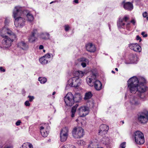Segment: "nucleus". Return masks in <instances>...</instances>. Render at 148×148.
Returning <instances> with one entry per match:
<instances>
[{
  "instance_id": "393cba45",
  "label": "nucleus",
  "mask_w": 148,
  "mask_h": 148,
  "mask_svg": "<svg viewBox=\"0 0 148 148\" xmlns=\"http://www.w3.org/2000/svg\"><path fill=\"white\" fill-rule=\"evenodd\" d=\"M90 86H94L95 89L97 90H100L102 88V84H94L93 85L92 84H90L89 85Z\"/></svg>"
},
{
  "instance_id": "58836bf2",
  "label": "nucleus",
  "mask_w": 148,
  "mask_h": 148,
  "mask_svg": "<svg viewBox=\"0 0 148 148\" xmlns=\"http://www.w3.org/2000/svg\"><path fill=\"white\" fill-rule=\"evenodd\" d=\"M143 16L144 17L146 18L148 20V14L146 12H145L143 14Z\"/></svg>"
},
{
  "instance_id": "423d86ee",
  "label": "nucleus",
  "mask_w": 148,
  "mask_h": 148,
  "mask_svg": "<svg viewBox=\"0 0 148 148\" xmlns=\"http://www.w3.org/2000/svg\"><path fill=\"white\" fill-rule=\"evenodd\" d=\"M84 134V130L81 127H75L73 130L72 135L75 138H81Z\"/></svg>"
},
{
  "instance_id": "8fccbe9b",
  "label": "nucleus",
  "mask_w": 148,
  "mask_h": 148,
  "mask_svg": "<svg viewBox=\"0 0 148 148\" xmlns=\"http://www.w3.org/2000/svg\"><path fill=\"white\" fill-rule=\"evenodd\" d=\"M0 70L1 72H5V70L2 67H0Z\"/></svg>"
},
{
  "instance_id": "412c9836",
  "label": "nucleus",
  "mask_w": 148,
  "mask_h": 148,
  "mask_svg": "<svg viewBox=\"0 0 148 148\" xmlns=\"http://www.w3.org/2000/svg\"><path fill=\"white\" fill-rule=\"evenodd\" d=\"M18 46L24 50H26L28 49L27 45L23 42L18 43Z\"/></svg>"
},
{
  "instance_id": "aec40b11",
  "label": "nucleus",
  "mask_w": 148,
  "mask_h": 148,
  "mask_svg": "<svg viewBox=\"0 0 148 148\" xmlns=\"http://www.w3.org/2000/svg\"><path fill=\"white\" fill-rule=\"evenodd\" d=\"M109 129V127L107 125L105 124L101 125L100 127L99 132L98 133L99 134L101 133H102L103 132H104L106 133Z\"/></svg>"
},
{
  "instance_id": "a211bd4d",
  "label": "nucleus",
  "mask_w": 148,
  "mask_h": 148,
  "mask_svg": "<svg viewBox=\"0 0 148 148\" xmlns=\"http://www.w3.org/2000/svg\"><path fill=\"white\" fill-rule=\"evenodd\" d=\"M128 17L127 16H125L122 19H120L117 22V25L120 28H124L125 23H123L124 21H126L128 19Z\"/></svg>"
},
{
  "instance_id": "bf43d9fd",
  "label": "nucleus",
  "mask_w": 148,
  "mask_h": 148,
  "mask_svg": "<svg viewBox=\"0 0 148 148\" xmlns=\"http://www.w3.org/2000/svg\"><path fill=\"white\" fill-rule=\"evenodd\" d=\"M87 60L86 59L84 58H83V60H84V61H86V60Z\"/></svg>"
},
{
  "instance_id": "f257e3e1",
  "label": "nucleus",
  "mask_w": 148,
  "mask_h": 148,
  "mask_svg": "<svg viewBox=\"0 0 148 148\" xmlns=\"http://www.w3.org/2000/svg\"><path fill=\"white\" fill-rule=\"evenodd\" d=\"M1 36L4 38L2 41V47L8 48L12 45L13 40L16 38L15 34L9 29L4 27L1 29Z\"/></svg>"
},
{
  "instance_id": "39448f33",
  "label": "nucleus",
  "mask_w": 148,
  "mask_h": 148,
  "mask_svg": "<svg viewBox=\"0 0 148 148\" xmlns=\"http://www.w3.org/2000/svg\"><path fill=\"white\" fill-rule=\"evenodd\" d=\"M134 136L135 142L137 144L141 145L145 143V139L143 134L141 132L137 131L134 132Z\"/></svg>"
},
{
  "instance_id": "bb28decb",
  "label": "nucleus",
  "mask_w": 148,
  "mask_h": 148,
  "mask_svg": "<svg viewBox=\"0 0 148 148\" xmlns=\"http://www.w3.org/2000/svg\"><path fill=\"white\" fill-rule=\"evenodd\" d=\"M20 148H33V146L30 143H25L23 144Z\"/></svg>"
},
{
  "instance_id": "680f3d73",
  "label": "nucleus",
  "mask_w": 148,
  "mask_h": 148,
  "mask_svg": "<svg viewBox=\"0 0 148 148\" xmlns=\"http://www.w3.org/2000/svg\"><path fill=\"white\" fill-rule=\"evenodd\" d=\"M43 51L44 52H45V50H43Z\"/></svg>"
},
{
  "instance_id": "a19ab883",
  "label": "nucleus",
  "mask_w": 148,
  "mask_h": 148,
  "mask_svg": "<svg viewBox=\"0 0 148 148\" xmlns=\"http://www.w3.org/2000/svg\"><path fill=\"white\" fill-rule=\"evenodd\" d=\"M126 143L124 142L122 143L120 145L121 148H125V147Z\"/></svg>"
},
{
  "instance_id": "e2e57ef3",
  "label": "nucleus",
  "mask_w": 148,
  "mask_h": 148,
  "mask_svg": "<svg viewBox=\"0 0 148 148\" xmlns=\"http://www.w3.org/2000/svg\"><path fill=\"white\" fill-rule=\"evenodd\" d=\"M126 97H127V95H125V98H126Z\"/></svg>"
},
{
  "instance_id": "f704fd0d",
  "label": "nucleus",
  "mask_w": 148,
  "mask_h": 148,
  "mask_svg": "<svg viewBox=\"0 0 148 148\" xmlns=\"http://www.w3.org/2000/svg\"><path fill=\"white\" fill-rule=\"evenodd\" d=\"M10 22V19H9L8 18H6L5 19V26L3 27V28H2V29L3 28H4V27H5V28H7V27H6V26L9 23V22Z\"/></svg>"
},
{
  "instance_id": "4d7b16f0",
  "label": "nucleus",
  "mask_w": 148,
  "mask_h": 148,
  "mask_svg": "<svg viewBox=\"0 0 148 148\" xmlns=\"http://www.w3.org/2000/svg\"><path fill=\"white\" fill-rule=\"evenodd\" d=\"M112 73H115L114 71H112Z\"/></svg>"
},
{
  "instance_id": "cd10ccee",
  "label": "nucleus",
  "mask_w": 148,
  "mask_h": 148,
  "mask_svg": "<svg viewBox=\"0 0 148 148\" xmlns=\"http://www.w3.org/2000/svg\"><path fill=\"white\" fill-rule=\"evenodd\" d=\"M27 20L28 21L31 22L34 19L33 15L30 12L27 13Z\"/></svg>"
},
{
  "instance_id": "6e6d98bb",
  "label": "nucleus",
  "mask_w": 148,
  "mask_h": 148,
  "mask_svg": "<svg viewBox=\"0 0 148 148\" xmlns=\"http://www.w3.org/2000/svg\"><path fill=\"white\" fill-rule=\"evenodd\" d=\"M56 94V92H53L52 93L53 95H54Z\"/></svg>"
},
{
  "instance_id": "a18cd8bd",
  "label": "nucleus",
  "mask_w": 148,
  "mask_h": 148,
  "mask_svg": "<svg viewBox=\"0 0 148 148\" xmlns=\"http://www.w3.org/2000/svg\"><path fill=\"white\" fill-rule=\"evenodd\" d=\"M141 34L144 37H146L147 36V34H145V32H142Z\"/></svg>"
},
{
  "instance_id": "473e14b6",
  "label": "nucleus",
  "mask_w": 148,
  "mask_h": 148,
  "mask_svg": "<svg viewBox=\"0 0 148 148\" xmlns=\"http://www.w3.org/2000/svg\"><path fill=\"white\" fill-rule=\"evenodd\" d=\"M77 143L79 145H83L85 144V142L82 140H79L77 141Z\"/></svg>"
},
{
  "instance_id": "f8f14e48",
  "label": "nucleus",
  "mask_w": 148,
  "mask_h": 148,
  "mask_svg": "<svg viewBox=\"0 0 148 148\" xmlns=\"http://www.w3.org/2000/svg\"><path fill=\"white\" fill-rule=\"evenodd\" d=\"M79 115L81 117L84 116L89 113V110L88 107L86 106H82L79 109Z\"/></svg>"
},
{
  "instance_id": "0e129e2a",
  "label": "nucleus",
  "mask_w": 148,
  "mask_h": 148,
  "mask_svg": "<svg viewBox=\"0 0 148 148\" xmlns=\"http://www.w3.org/2000/svg\"><path fill=\"white\" fill-rule=\"evenodd\" d=\"M78 121V119L76 120V121Z\"/></svg>"
},
{
  "instance_id": "c03bdc74",
  "label": "nucleus",
  "mask_w": 148,
  "mask_h": 148,
  "mask_svg": "<svg viewBox=\"0 0 148 148\" xmlns=\"http://www.w3.org/2000/svg\"><path fill=\"white\" fill-rule=\"evenodd\" d=\"M130 23H127L126 25V28L127 30H129V28L130 27Z\"/></svg>"
},
{
  "instance_id": "c9c22d12",
  "label": "nucleus",
  "mask_w": 148,
  "mask_h": 148,
  "mask_svg": "<svg viewBox=\"0 0 148 148\" xmlns=\"http://www.w3.org/2000/svg\"><path fill=\"white\" fill-rule=\"evenodd\" d=\"M76 111V110H75V108H72L71 112V116L73 118L75 116V114Z\"/></svg>"
},
{
  "instance_id": "c756f323",
  "label": "nucleus",
  "mask_w": 148,
  "mask_h": 148,
  "mask_svg": "<svg viewBox=\"0 0 148 148\" xmlns=\"http://www.w3.org/2000/svg\"><path fill=\"white\" fill-rule=\"evenodd\" d=\"M138 79L139 83H146L147 82L146 79L143 77H139Z\"/></svg>"
},
{
  "instance_id": "37998d69",
  "label": "nucleus",
  "mask_w": 148,
  "mask_h": 148,
  "mask_svg": "<svg viewBox=\"0 0 148 148\" xmlns=\"http://www.w3.org/2000/svg\"><path fill=\"white\" fill-rule=\"evenodd\" d=\"M65 30L66 31H68L69 29V27L68 25H65L64 26Z\"/></svg>"
},
{
  "instance_id": "2eb2a0df",
  "label": "nucleus",
  "mask_w": 148,
  "mask_h": 148,
  "mask_svg": "<svg viewBox=\"0 0 148 148\" xmlns=\"http://www.w3.org/2000/svg\"><path fill=\"white\" fill-rule=\"evenodd\" d=\"M38 35V31L37 29H34L32 32L31 35L29 37L28 39L30 42H33L37 39Z\"/></svg>"
},
{
  "instance_id": "f3484780",
  "label": "nucleus",
  "mask_w": 148,
  "mask_h": 148,
  "mask_svg": "<svg viewBox=\"0 0 148 148\" xmlns=\"http://www.w3.org/2000/svg\"><path fill=\"white\" fill-rule=\"evenodd\" d=\"M122 5L125 10H127L131 11L133 8L132 4L130 2H125L123 1L122 3Z\"/></svg>"
},
{
  "instance_id": "1a4fd4ad",
  "label": "nucleus",
  "mask_w": 148,
  "mask_h": 148,
  "mask_svg": "<svg viewBox=\"0 0 148 148\" xmlns=\"http://www.w3.org/2000/svg\"><path fill=\"white\" fill-rule=\"evenodd\" d=\"M69 129L65 127L62 129L60 133V140L61 142L65 141L67 139L68 135Z\"/></svg>"
},
{
  "instance_id": "ea45409f",
  "label": "nucleus",
  "mask_w": 148,
  "mask_h": 148,
  "mask_svg": "<svg viewBox=\"0 0 148 148\" xmlns=\"http://www.w3.org/2000/svg\"><path fill=\"white\" fill-rule=\"evenodd\" d=\"M69 86L71 87H77L79 86L78 84H68Z\"/></svg>"
},
{
  "instance_id": "0eeeda50",
  "label": "nucleus",
  "mask_w": 148,
  "mask_h": 148,
  "mask_svg": "<svg viewBox=\"0 0 148 148\" xmlns=\"http://www.w3.org/2000/svg\"><path fill=\"white\" fill-rule=\"evenodd\" d=\"M64 101L66 106H71L75 102L74 96L72 93L69 92L64 97Z\"/></svg>"
},
{
  "instance_id": "052dcab7",
  "label": "nucleus",
  "mask_w": 148,
  "mask_h": 148,
  "mask_svg": "<svg viewBox=\"0 0 148 148\" xmlns=\"http://www.w3.org/2000/svg\"><path fill=\"white\" fill-rule=\"evenodd\" d=\"M54 2L53 1H52L50 3V4H51L52 3H53Z\"/></svg>"
},
{
  "instance_id": "7ed1b4c3",
  "label": "nucleus",
  "mask_w": 148,
  "mask_h": 148,
  "mask_svg": "<svg viewBox=\"0 0 148 148\" xmlns=\"http://www.w3.org/2000/svg\"><path fill=\"white\" fill-rule=\"evenodd\" d=\"M130 92L132 93H135L136 91L138 93H140L138 95L142 99H144V95L143 93L147 90V88L144 84H129L128 85Z\"/></svg>"
},
{
  "instance_id": "b1692460",
  "label": "nucleus",
  "mask_w": 148,
  "mask_h": 148,
  "mask_svg": "<svg viewBox=\"0 0 148 148\" xmlns=\"http://www.w3.org/2000/svg\"><path fill=\"white\" fill-rule=\"evenodd\" d=\"M40 37L42 39L46 40L49 39L50 35L47 32L42 33L40 35Z\"/></svg>"
},
{
  "instance_id": "6ab92c4d",
  "label": "nucleus",
  "mask_w": 148,
  "mask_h": 148,
  "mask_svg": "<svg viewBox=\"0 0 148 148\" xmlns=\"http://www.w3.org/2000/svg\"><path fill=\"white\" fill-rule=\"evenodd\" d=\"M86 49L87 50L90 52H94L96 50V47L94 45L89 43L86 45Z\"/></svg>"
},
{
  "instance_id": "13d9d810",
  "label": "nucleus",
  "mask_w": 148,
  "mask_h": 148,
  "mask_svg": "<svg viewBox=\"0 0 148 148\" xmlns=\"http://www.w3.org/2000/svg\"><path fill=\"white\" fill-rule=\"evenodd\" d=\"M115 70H116L117 71H118V69L117 68H116L115 69Z\"/></svg>"
},
{
  "instance_id": "4be33fe9",
  "label": "nucleus",
  "mask_w": 148,
  "mask_h": 148,
  "mask_svg": "<svg viewBox=\"0 0 148 148\" xmlns=\"http://www.w3.org/2000/svg\"><path fill=\"white\" fill-rule=\"evenodd\" d=\"M127 82L128 83H139V80L136 76H133L129 79Z\"/></svg>"
},
{
  "instance_id": "4c0bfd02",
  "label": "nucleus",
  "mask_w": 148,
  "mask_h": 148,
  "mask_svg": "<svg viewBox=\"0 0 148 148\" xmlns=\"http://www.w3.org/2000/svg\"><path fill=\"white\" fill-rule=\"evenodd\" d=\"M28 98L29 99V101L30 102H32L34 99V97L33 96H28Z\"/></svg>"
},
{
  "instance_id": "de8ad7c7",
  "label": "nucleus",
  "mask_w": 148,
  "mask_h": 148,
  "mask_svg": "<svg viewBox=\"0 0 148 148\" xmlns=\"http://www.w3.org/2000/svg\"><path fill=\"white\" fill-rule=\"evenodd\" d=\"M21 122L20 120H18L16 123V125L17 126H18L20 125Z\"/></svg>"
},
{
  "instance_id": "5fc2aeb1",
  "label": "nucleus",
  "mask_w": 148,
  "mask_h": 148,
  "mask_svg": "<svg viewBox=\"0 0 148 148\" xmlns=\"http://www.w3.org/2000/svg\"><path fill=\"white\" fill-rule=\"evenodd\" d=\"M74 2L76 3H78V0H74Z\"/></svg>"
},
{
  "instance_id": "9d476101",
  "label": "nucleus",
  "mask_w": 148,
  "mask_h": 148,
  "mask_svg": "<svg viewBox=\"0 0 148 148\" xmlns=\"http://www.w3.org/2000/svg\"><path fill=\"white\" fill-rule=\"evenodd\" d=\"M50 127L47 123H45L40 127V130L42 135L43 137H46L48 134Z\"/></svg>"
},
{
  "instance_id": "4468645a",
  "label": "nucleus",
  "mask_w": 148,
  "mask_h": 148,
  "mask_svg": "<svg viewBox=\"0 0 148 148\" xmlns=\"http://www.w3.org/2000/svg\"><path fill=\"white\" fill-rule=\"evenodd\" d=\"M130 48L134 51L140 52H141L142 49L141 47L137 43H132L129 45Z\"/></svg>"
},
{
  "instance_id": "9b49d317",
  "label": "nucleus",
  "mask_w": 148,
  "mask_h": 148,
  "mask_svg": "<svg viewBox=\"0 0 148 148\" xmlns=\"http://www.w3.org/2000/svg\"><path fill=\"white\" fill-rule=\"evenodd\" d=\"M96 75L93 73L90 75V76H88L86 79L87 83H101V82L98 80H96Z\"/></svg>"
},
{
  "instance_id": "09e8293b",
  "label": "nucleus",
  "mask_w": 148,
  "mask_h": 148,
  "mask_svg": "<svg viewBox=\"0 0 148 148\" xmlns=\"http://www.w3.org/2000/svg\"><path fill=\"white\" fill-rule=\"evenodd\" d=\"M133 25H135L136 23V21L134 19H132L130 21Z\"/></svg>"
},
{
  "instance_id": "72a5a7b5",
  "label": "nucleus",
  "mask_w": 148,
  "mask_h": 148,
  "mask_svg": "<svg viewBox=\"0 0 148 148\" xmlns=\"http://www.w3.org/2000/svg\"><path fill=\"white\" fill-rule=\"evenodd\" d=\"M103 140L105 141L106 144H108L109 143L110 139L107 137H105L103 138Z\"/></svg>"
},
{
  "instance_id": "20e7f679",
  "label": "nucleus",
  "mask_w": 148,
  "mask_h": 148,
  "mask_svg": "<svg viewBox=\"0 0 148 148\" xmlns=\"http://www.w3.org/2000/svg\"><path fill=\"white\" fill-rule=\"evenodd\" d=\"M74 74L75 76L71 79L68 81V83H80L82 82L80 79L84 75V73L81 71H76L74 72Z\"/></svg>"
},
{
  "instance_id": "69168bd1",
  "label": "nucleus",
  "mask_w": 148,
  "mask_h": 148,
  "mask_svg": "<svg viewBox=\"0 0 148 148\" xmlns=\"http://www.w3.org/2000/svg\"><path fill=\"white\" fill-rule=\"evenodd\" d=\"M122 123H124V121H122Z\"/></svg>"
},
{
  "instance_id": "6e6552de",
  "label": "nucleus",
  "mask_w": 148,
  "mask_h": 148,
  "mask_svg": "<svg viewBox=\"0 0 148 148\" xmlns=\"http://www.w3.org/2000/svg\"><path fill=\"white\" fill-rule=\"evenodd\" d=\"M138 121L141 123L144 124L148 121V112H142L138 115Z\"/></svg>"
},
{
  "instance_id": "3c124183",
  "label": "nucleus",
  "mask_w": 148,
  "mask_h": 148,
  "mask_svg": "<svg viewBox=\"0 0 148 148\" xmlns=\"http://www.w3.org/2000/svg\"><path fill=\"white\" fill-rule=\"evenodd\" d=\"M81 64L83 67H85L86 66V64L85 62H82Z\"/></svg>"
},
{
  "instance_id": "2f4dec72",
  "label": "nucleus",
  "mask_w": 148,
  "mask_h": 148,
  "mask_svg": "<svg viewBox=\"0 0 148 148\" xmlns=\"http://www.w3.org/2000/svg\"><path fill=\"white\" fill-rule=\"evenodd\" d=\"M61 148H76L75 147L72 145H65L62 147Z\"/></svg>"
},
{
  "instance_id": "dca6fc26",
  "label": "nucleus",
  "mask_w": 148,
  "mask_h": 148,
  "mask_svg": "<svg viewBox=\"0 0 148 148\" xmlns=\"http://www.w3.org/2000/svg\"><path fill=\"white\" fill-rule=\"evenodd\" d=\"M129 58L130 61H126L125 62V63L127 64L136 63L138 60L137 56L135 54H130L129 56Z\"/></svg>"
},
{
  "instance_id": "c85d7f7f",
  "label": "nucleus",
  "mask_w": 148,
  "mask_h": 148,
  "mask_svg": "<svg viewBox=\"0 0 148 148\" xmlns=\"http://www.w3.org/2000/svg\"><path fill=\"white\" fill-rule=\"evenodd\" d=\"M92 95L91 92H86L85 94L84 99L86 100L90 99L92 96Z\"/></svg>"
},
{
  "instance_id": "79ce46f5",
  "label": "nucleus",
  "mask_w": 148,
  "mask_h": 148,
  "mask_svg": "<svg viewBox=\"0 0 148 148\" xmlns=\"http://www.w3.org/2000/svg\"><path fill=\"white\" fill-rule=\"evenodd\" d=\"M25 105L26 106H29L30 105V103L28 101H26L25 103Z\"/></svg>"
},
{
  "instance_id": "7c9ffc66",
  "label": "nucleus",
  "mask_w": 148,
  "mask_h": 148,
  "mask_svg": "<svg viewBox=\"0 0 148 148\" xmlns=\"http://www.w3.org/2000/svg\"><path fill=\"white\" fill-rule=\"evenodd\" d=\"M38 80L39 81L40 83H45L47 82L46 78L44 77H39L38 78Z\"/></svg>"
},
{
  "instance_id": "864d4df0",
  "label": "nucleus",
  "mask_w": 148,
  "mask_h": 148,
  "mask_svg": "<svg viewBox=\"0 0 148 148\" xmlns=\"http://www.w3.org/2000/svg\"><path fill=\"white\" fill-rule=\"evenodd\" d=\"M44 48V47L42 45H40L39 47V49H43Z\"/></svg>"
},
{
  "instance_id": "a878e982",
  "label": "nucleus",
  "mask_w": 148,
  "mask_h": 148,
  "mask_svg": "<svg viewBox=\"0 0 148 148\" xmlns=\"http://www.w3.org/2000/svg\"><path fill=\"white\" fill-rule=\"evenodd\" d=\"M74 99L75 101L76 102H78L81 100L82 97L79 94L77 93L75 95Z\"/></svg>"
},
{
  "instance_id": "ddd939ff",
  "label": "nucleus",
  "mask_w": 148,
  "mask_h": 148,
  "mask_svg": "<svg viewBox=\"0 0 148 148\" xmlns=\"http://www.w3.org/2000/svg\"><path fill=\"white\" fill-rule=\"evenodd\" d=\"M52 56L53 57V55L51 54V55L49 53H48L44 56L42 57L39 59L40 62L42 64H45L48 63L50 61V58Z\"/></svg>"
},
{
  "instance_id": "603ef678",
  "label": "nucleus",
  "mask_w": 148,
  "mask_h": 148,
  "mask_svg": "<svg viewBox=\"0 0 148 148\" xmlns=\"http://www.w3.org/2000/svg\"><path fill=\"white\" fill-rule=\"evenodd\" d=\"M78 106V104H76L73 107H72V108H74L75 109V110H76Z\"/></svg>"
},
{
  "instance_id": "f03ea898",
  "label": "nucleus",
  "mask_w": 148,
  "mask_h": 148,
  "mask_svg": "<svg viewBox=\"0 0 148 148\" xmlns=\"http://www.w3.org/2000/svg\"><path fill=\"white\" fill-rule=\"evenodd\" d=\"M22 8L19 6L15 7L14 9L13 16L15 18L14 25L17 28H22L25 25V19L19 16L22 15Z\"/></svg>"
},
{
  "instance_id": "49530a36",
  "label": "nucleus",
  "mask_w": 148,
  "mask_h": 148,
  "mask_svg": "<svg viewBox=\"0 0 148 148\" xmlns=\"http://www.w3.org/2000/svg\"><path fill=\"white\" fill-rule=\"evenodd\" d=\"M136 39L137 40H139V42H141L142 40L141 37L139 36H136Z\"/></svg>"
},
{
  "instance_id": "5701e85b",
  "label": "nucleus",
  "mask_w": 148,
  "mask_h": 148,
  "mask_svg": "<svg viewBox=\"0 0 148 148\" xmlns=\"http://www.w3.org/2000/svg\"><path fill=\"white\" fill-rule=\"evenodd\" d=\"M130 102L132 104L138 105L140 103L137 98H130Z\"/></svg>"
},
{
  "instance_id": "e433bc0d",
  "label": "nucleus",
  "mask_w": 148,
  "mask_h": 148,
  "mask_svg": "<svg viewBox=\"0 0 148 148\" xmlns=\"http://www.w3.org/2000/svg\"><path fill=\"white\" fill-rule=\"evenodd\" d=\"M94 144L92 142H91L90 144L88 145V148H94Z\"/></svg>"
}]
</instances>
